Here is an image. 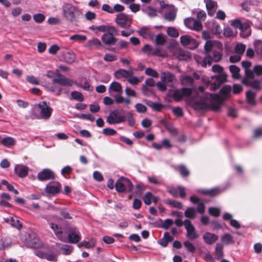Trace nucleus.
I'll return each mask as SVG.
<instances>
[{"label": "nucleus", "mask_w": 262, "mask_h": 262, "mask_svg": "<svg viewBox=\"0 0 262 262\" xmlns=\"http://www.w3.org/2000/svg\"><path fill=\"white\" fill-rule=\"evenodd\" d=\"M55 178L54 172L50 169L45 168L37 174V179L40 181L53 180Z\"/></svg>", "instance_id": "nucleus-7"}, {"label": "nucleus", "mask_w": 262, "mask_h": 262, "mask_svg": "<svg viewBox=\"0 0 262 262\" xmlns=\"http://www.w3.org/2000/svg\"><path fill=\"white\" fill-rule=\"evenodd\" d=\"M2 247L0 250L2 249L9 248L11 246L12 242L11 239L9 237H5L1 239Z\"/></svg>", "instance_id": "nucleus-40"}, {"label": "nucleus", "mask_w": 262, "mask_h": 262, "mask_svg": "<svg viewBox=\"0 0 262 262\" xmlns=\"http://www.w3.org/2000/svg\"><path fill=\"white\" fill-rule=\"evenodd\" d=\"M109 124H118L125 121L124 116H108L106 119Z\"/></svg>", "instance_id": "nucleus-18"}, {"label": "nucleus", "mask_w": 262, "mask_h": 262, "mask_svg": "<svg viewBox=\"0 0 262 262\" xmlns=\"http://www.w3.org/2000/svg\"><path fill=\"white\" fill-rule=\"evenodd\" d=\"M180 40L181 43L185 46H188L191 43L194 44L195 48L198 46L195 39H193L189 35H186L182 36L180 38Z\"/></svg>", "instance_id": "nucleus-20"}, {"label": "nucleus", "mask_w": 262, "mask_h": 262, "mask_svg": "<svg viewBox=\"0 0 262 262\" xmlns=\"http://www.w3.org/2000/svg\"><path fill=\"white\" fill-rule=\"evenodd\" d=\"M184 214L187 218L194 219L196 217V209L193 207H189L185 210Z\"/></svg>", "instance_id": "nucleus-33"}, {"label": "nucleus", "mask_w": 262, "mask_h": 262, "mask_svg": "<svg viewBox=\"0 0 262 262\" xmlns=\"http://www.w3.org/2000/svg\"><path fill=\"white\" fill-rule=\"evenodd\" d=\"M14 171L19 177L25 178L28 175L29 168L23 165H17L15 167Z\"/></svg>", "instance_id": "nucleus-14"}, {"label": "nucleus", "mask_w": 262, "mask_h": 262, "mask_svg": "<svg viewBox=\"0 0 262 262\" xmlns=\"http://www.w3.org/2000/svg\"><path fill=\"white\" fill-rule=\"evenodd\" d=\"M173 240V237L170 236L168 232H165L163 235V237L160 239L158 243L159 245L163 247H165L167 246L169 242H172Z\"/></svg>", "instance_id": "nucleus-19"}, {"label": "nucleus", "mask_w": 262, "mask_h": 262, "mask_svg": "<svg viewBox=\"0 0 262 262\" xmlns=\"http://www.w3.org/2000/svg\"><path fill=\"white\" fill-rule=\"evenodd\" d=\"M115 21L123 28L129 27L132 24V19H129L126 14L122 13H120L117 15Z\"/></svg>", "instance_id": "nucleus-8"}, {"label": "nucleus", "mask_w": 262, "mask_h": 262, "mask_svg": "<svg viewBox=\"0 0 262 262\" xmlns=\"http://www.w3.org/2000/svg\"><path fill=\"white\" fill-rule=\"evenodd\" d=\"M204 3L206 4V7L208 11V15L212 16V14L209 11L213 9L214 7H217V3L216 2L213 0H204Z\"/></svg>", "instance_id": "nucleus-28"}, {"label": "nucleus", "mask_w": 262, "mask_h": 262, "mask_svg": "<svg viewBox=\"0 0 262 262\" xmlns=\"http://www.w3.org/2000/svg\"><path fill=\"white\" fill-rule=\"evenodd\" d=\"M161 123L172 135L174 136L177 135L178 131L172 124L164 120L161 121Z\"/></svg>", "instance_id": "nucleus-27"}, {"label": "nucleus", "mask_w": 262, "mask_h": 262, "mask_svg": "<svg viewBox=\"0 0 262 262\" xmlns=\"http://www.w3.org/2000/svg\"><path fill=\"white\" fill-rule=\"evenodd\" d=\"M115 186L116 191L119 193L125 191L131 192L133 187L131 181L123 177H121L117 180Z\"/></svg>", "instance_id": "nucleus-5"}, {"label": "nucleus", "mask_w": 262, "mask_h": 262, "mask_svg": "<svg viewBox=\"0 0 262 262\" xmlns=\"http://www.w3.org/2000/svg\"><path fill=\"white\" fill-rule=\"evenodd\" d=\"M143 79L142 77L138 78L137 77H131L127 79L128 82L133 85H137Z\"/></svg>", "instance_id": "nucleus-57"}, {"label": "nucleus", "mask_w": 262, "mask_h": 262, "mask_svg": "<svg viewBox=\"0 0 262 262\" xmlns=\"http://www.w3.org/2000/svg\"><path fill=\"white\" fill-rule=\"evenodd\" d=\"M53 83H57L63 86H72V82L68 78L60 75L58 78L52 80Z\"/></svg>", "instance_id": "nucleus-15"}, {"label": "nucleus", "mask_w": 262, "mask_h": 262, "mask_svg": "<svg viewBox=\"0 0 262 262\" xmlns=\"http://www.w3.org/2000/svg\"><path fill=\"white\" fill-rule=\"evenodd\" d=\"M208 212L211 215L217 217L220 215V210L217 208L211 207L209 209Z\"/></svg>", "instance_id": "nucleus-60"}, {"label": "nucleus", "mask_w": 262, "mask_h": 262, "mask_svg": "<svg viewBox=\"0 0 262 262\" xmlns=\"http://www.w3.org/2000/svg\"><path fill=\"white\" fill-rule=\"evenodd\" d=\"M103 59L106 61L112 62L116 61L117 59V57L112 54L107 53L104 55Z\"/></svg>", "instance_id": "nucleus-58"}, {"label": "nucleus", "mask_w": 262, "mask_h": 262, "mask_svg": "<svg viewBox=\"0 0 262 262\" xmlns=\"http://www.w3.org/2000/svg\"><path fill=\"white\" fill-rule=\"evenodd\" d=\"M63 15L65 18L74 25H76L82 13L79 8L71 4L66 3L62 6Z\"/></svg>", "instance_id": "nucleus-2"}, {"label": "nucleus", "mask_w": 262, "mask_h": 262, "mask_svg": "<svg viewBox=\"0 0 262 262\" xmlns=\"http://www.w3.org/2000/svg\"><path fill=\"white\" fill-rule=\"evenodd\" d=\"M33 19L35 22L37 23H41L44 21L45 16L42 14L37 13L33 15Z\"/></svg>", "instance_id": "nucleus-55"}, {"label": "nucleus", "mask_w": 262, "mask_h": 262, "mask_svg": "<svg viewBox=\"0 0 262 262\" xmlns=\"http://www.w3.org/2000/svg\"><path fill=\"white\" fill-rule=\"evenodd\" d=\"M106 32V34H109L113 36L118 34L117 30L114 27L111 26H107Z\"/></svg>", "instance_id": "nucleus-59"}, {"label": "nucleus", "mask_w": 262, "mask_h": 262, "mask_svg": "<svg viewBox=\"0 0 262 262\" xmlns=\"http://www.w3.org/2000/svg\"><path fill=\"white\" fill-rule=\"evenodd\" d=\"M145 73L149 76H152L154 78H158L159 74L157 71L152 69L151 68H147L145 71Z\"/></svg>", "instance_id": "nucleus-54"}, {"label": "nucleus", "mask_w": 262, "mask_h": 262, "mask_svg": "<svg viewBox=\"0 0 262 262\" xmlns=\"http://www.w3.org/2000/svg\"><path fill=\"white\" fill-rule=\"evenodd\" d=\"M62 253L64 255H69L73 251V247L70 245H64L61 249Z\"/></svg>", "instance_id": "nucleus-51"}, {"label": "nucleus", "mask_w": 262, "mask_h": 262, "mask_svg": "<svg viewBox=\"0 0 262 262\" xmlns=\"http://www.w3.org/2000/svg\"><path fill=\"white\" fill-rule=\"evenodd\" d=\"M41 115H51L53 110L50 106V103L46 101H41L38 104Z\"/></svg>", "instance_id": "nucleus-12"}, {"label": "nucleus", "mask_w": 262, "mask_h": 262, "mask_svg": "<svg viewBox=\"0 0 262 262\" xmlns=\"http://www.w3.org/2000/svg\"><path fill=\"white\" fill-rule=\"evenodd\" d=\"M141 91L144 95L149 96L153 94L151 89L148 88L146 85H142Z\"/></svg>", "instance_id": "nucleus-56"}, {"label": "nucleus", "mask_w": 262, "mask_h": 262, "mask_svg": "<svg viewBox=\"0 0 262 262\" xmlns=\"http://www.w3.org/2000/svg\"><path fill=\"white\" fill-rule=\"evenodd\" d=\"M164 203L170 207L178 209H181L183 207V205L181 202L176 200L166 199L164 201Z\"/></svg>", "instance_id": "nucleus-26"}, {"label": "nucleus", "mask_w": 262, "mask_h": 262, "mask_svg": "<svg viewBox=\"0 0 262 262\" xmlns=\"http://www.w3.org/2000/svg\"><path fill=\"white\" fill-rule=\"evenodd\" d=\"M135 108L137 111L139 113H144L146 111V107L141 104V103H137L135 105Z\"/></svg>", "instance_id": "nucleus-61"}, {"label": "nucleus", "mask_w": 262, "mask_h": 262, "mask_svg": "<svg viewBox=\"0 0 262 262\" xmlns=\"http://www.w3.org/2000/svg\"><path fill=\"white\" fill-rule=\"evenodd\" d=\"M184 226L187 231L186 236L190 240L198 238L199 235L195 231L194 227L192 225L190 221L188 219L184 220Z\"/></svg>", "instance_id": "nucleus-6"}, {"label": "nucleus", "mask_w": 262, "mask_h": 262, "mask_svg": "<svg viewBox=\"0 0 262 262\" xmlns=\"http://www.w3.org/2000/svg\"><path fill=\"white\" fill-rule=\"evenodd\" d=\"M50 228L53 230L55 234L59 240L61 241H64V238L62 236V231L61 228H59L57 225L53 223L50 224Z\"/></svg>", "instance_id": "nucleus-23"}, {"label": "nucleus", "mask_w": 262, "mask_h": 262, "mask_svg": "<svg viewBox=\"0 0 262 262\" xmlns=\"http://www.w3.org/2000/svg\"><path fill=\"white\" fill-rule=\"evenodd\" d=\"M223 54L221 52L217 50H212L211 53L207 57H204L201 61L197 60L198 63L200 64L202 67L205 68L208 64L211 66L212 61H213L215 62H219L222 58Z\"/></svg>", "instance_id": "nucleus-3"}, {"label": "nucleus", "mask_w": 262, "mask_h": 262, "mask_svg": "<svg viewBox=\"0 0 262 262\" xmlns=\"http://www.w3.org/2000/svg\"><path fill=\"white\" fill-rule=\"evenodd\" d=\"M231 90L230 86L225 85L220 90L221 95H211V99L210 103L196 101L193 104V107L199 111L212 110L215 112L219 113L224 103L225 100L230 96Z\"/></svg>", "instance_id": "nucleus-1"}, {"label": "nucleus", "mask_w": 262, "mask_h": 262, "mask_svg": "<svg viewBox=\"0 0 262 262\" xmlns=\"http://www.w3.org/2000/svg\"><path fill=\"white\" fill-rule=\"evenodd\" d=\"M256 94L252 91H248L246 93V98L248 103L251 104L255 103Z\"/></svg>", "instance_id": "nucleus-38"}, {"label": "nucleus", "mask_w": 262, "mask_h": 262, "mask_svg": "<svg viewBox=\"0 0 262 262\" xmlns=\"http://www.w3.org/2000/svg\"><path fill=\"white\" fill-rule=\"evenodd\" d=\"M212 70L214 73L220 74L217 76H216L213 84L211 86V88L216 90L220 87L221 84L226 81L227 75L222 73L223 68L219 64L214 65L212 67Z\"/></svg>", "instance_id": "nucleus-4"}, {"label": "nucleus", "mask_w": 262, "mask_h": 262, "mask_svg": "<svg viewBox=\"0 0 262 262\" xmlns=\"http://www.w3.org/2000/svg\"><path fill=\"white\" fill-rule=\"evenodd\" d=\"M176 17V14L175 12L170 11L165 13L164 18L169 21H172L174 20Z\"/></svg>", "instance_id": "nucleus-52"}, {"label": "nucleus", "mask_w": 262, "mask_h": 262, "mask_svg": "<svg viewBox=\"0 0 262 262\" xmlns=\"http://www.w3.org/2000/svg\"><path fill=\"white\" fill-rule=\"evenodd\" d=\"M129 43L125 40H121L119 42V44L115 47L107 48L106 49L110 51L116 52L122 49H127Z\"/></svg>", "instance_id": "nucleus-21"}, {"label": "nucleus", "mask_w": 262, "mask_h": 262, "mask_svg": "<svg viewBox=\"0 0 262 262\" xmlns=\"http://www.w3.org/2000/svg\"><path fill=\"white\" fill-rule=\"evenodd\" d=\"M161 221L162 222L161 228L166 230L168 229L170 226L173 224V221L172 220L169 219H166L164 221H162V220H161Z\"/></svg>", "instance_id": "nucleus-47"}, {"label": "nucleus", "mask_w": 262, "mask_h": 262, "mask_svg": "<svg viewBox=\"0 0 262 262\" xmlns=\"http://www.w3.org/2000/svg\"><path fill=\"white\" fill-rule=\"evenodd\" d=\"M203 28L202 24L200 20H194L193 23L192 27L191 28V30H193L196 31H201Z\"/></svg>", "instance_id": "nucleus-50"}, {"label": "nucleus", "mask_w": 262, "mask_h": 262, "mask_svg": "<svg viewBox=\"0 0 262 262\" xmlns=\"http://www.w3.org/2000/svg\"><path fill=\"white\" fill-rule=\"evenodd\" d=\"M155 41L158 45H163L166 41L164 35L163 34H159L156 37Z\"/></svg>", "instance_id": "nucleus-48"}, {"label": "nucleus", "mask_w": 262, "mask_h": 262, "mask_svg": "<svg viewBox=\"0 0 262 262\" xmlns=\"http://www.w3.org/2000/svg\"><path fill=\"white\" fill-rule=\"evenodd\" d=\"M184 246L189 252L193 253L196 250L195 247L189 241H185L184 243Z\"/></svg>", "instance_id": "nucleus-44"}, {"label": "nucleus", "mask_w": 262, "mask_h": 262, "mask_svg": "<svg viewBox=\"0 0 262 262\" xmlns=\"http://www.w3.org/2000/svg\"><path fill=\"white\" fill-rule=\"evenodd\" d=\"M147 179L149 183L155 185H158L161 183L160 178L155 176H148Z\"/></svg>", "instance_id": "nucleus-53"}, {"label": "nucleus", "mask_w": 262, "mask_h": 262, "mask_svg": "<svg viewBox=\"0 0 262 262\" xmlns=\"http://www.w3.org/2000/svg\"><path fill=\"white\" fill-rule=\"evenodd\" d=\"M102 42L106 46L115 45L118 41V38L106 33H104L101 36Z\"/></svg>", "instance_id": "nucleus-13"}, {"label": "nucleus", "mask_w": 262, "mask_h": 262, "mask_svg": "<svg viewBox=\"0 0 262 262\" xmlns=\"http://www.w3.org/2000/svg\"><path fill=\"white\" fill-rule=\"evenodd\" d=\"M223 246L222 244L218 243L215 248V258L217 259H221L223 256Z\"/></svg>", "instance_id": "nucleus-35"}, {"label": "nucleus", "mask_w": 262, "mask_h": 262, "mask_svg": "<svg viewBox=\"0 0 262 262\" xmlns=\"http://www.w3.org/2000/svg\"><path fill=\"white\" fill-rule=\"evenodd\" d=\"M241 30V36L243 38L248 37L251 35V30L250 29L249 23H243L242 27L239 29Z\"/></svg>", "instance_id": "nucleus-22"}, {"label": "nucleus", "mask_w": 262, "mask_h": 262, "mask_svg": "<svg viewBox=\"0 0 262 262\" xmlns=\"http://www.w3.org/2000/svg\"><path fill=\"white\" fill-rule=\"evenodd\" d=\"M167 34L172 37H177L179 35L178 31L173 27H168L167 29Z\"/></svg>", "instance_id": "nucleus-43"}, {"label": "nucleus", "mask_w": 262, "mask_h": 262, "mask_svg": "<svg viewBox=\"0 0 262 262\" xmlns=\"http://www.w3.org/2000/svg\"><path fill=\"white\" fill-rule=\"evenodd\" d=\"M176 169L183 178L188 177L190 174V171L183 164L178 166Z\"/></svg>", "instance_id": "nucleus-25"}, {"label": "nucleus", "mask_w": 262, "mask_h": 262, "mask_svg": "<svg viewBox=\"0 0 262 262\" xmlns=\"http://www.w3.org/2000/svg\"><path fill=\"white\" fill-rule=\"evenodd\" d=\"M174 75L169 72H163L161 73V78L165 83H169L173 82Z\"/></svg>", "instance_id": "nucleus-17"}, {"label": "nucleus", "mask_w": 262, "mask_h": 262, "mask_svg": "<svg viewBox=\"0 0 262 262\" xmlns=\"http://www.w3.org/2000/svg\"><path fill=\"white\" fill-rule=\"evenodd\" d=\"M203 238L207 244L212 245L218 239V236L214 233L207 232L203 234Z\"/></svg>", "instance_id": "nucleus-16"}, {"label": "nucleus", "mask_w": 262, "mask_h": 262, "mask_svg": "<svg viewBox=\"0 0 262 262\" xmlns=\"http://www.w3.org/2000/svg\"><path fill=\"white\" fill-rule=\"evenodd\" d=\"M1 143L3 145H4L5 146L10 147L12 145H14L15 140L13 138L8 137L3 138L1 141Z\"/></svg>", "instance_id": "nucleus-37"}, {"label": "nucleus", "mask_w": 262, "mask_h": 262, "mask_svg": "<svg viewBox=\"0 0 262 262\" xmlns=\"http://www.w3.org/2000/svg\"><path fill=\"white\" fill-rule=\"evenodd\" d=\"M146 104L151 107L153 110L159 112L162 108H164V106L160 103H155L150 100L146 101Z\"/></svg>", "instance_id": "nucleus-31"}, {"label": "nucleus", "mask_w": 262, "mask_h": 262, "mask_svg": "<svg viewBox=\"0 0 262 262\" xmlns=\"http://www.w3.org/2000/svg\"><path fill=\"white\" fill-rule=\"evenodd\" d=\"M262 137V127L255 128L254 130L253 138L258 139Z\"/></svg>", "instance_id": "nucleus-63"}, {"label": "nucleus", "mask_w": 262, "mask_h": 262, "mask_svg": "<svg viewBox=\"0 0 262 262\" xmlns=\"http://www.w3.org/2000/svg\"><path fill=\"white\" fill-rule=\"evenodd\" d=\"M253 71L254 74L257 76H260L262 75V66L261 65H256L253 68Z\"/></svg>", "instance_id": "nucleus-64"}, {"label": "nucleus", "mask_w": 262, "mask_h": 262, "mask_svg": "<svg viewBox=\"0 0 262 262\" xmlns=\"http://www.w3.org/2000/svg\"><path fill=\"white\" fill-rule=\"evenodd\" d=\"M101 45V43L100 41L97 38H95L92 40H89L88 42L87 46L89 48H91L94 46L96 47H99Z\"/></svg>", "instance_id": "nucleus-45"}, {"label": "nucleus", "mask_w": 262, "mask_h": 262, "mask_svg": "<svg viewBox=\"0 0 262 262\" xmlns=\"http://www.w3.org/2000/svg\"><path fill=\"white\" fill-rule=\"evenodd\" d=\"M68 238L71 243H77L81 239L80 232L76 229H71L68 234Z\"/></svg>", "instance_id": "nucleus-11"}, {"label": "nucleus", "mask_w": 262, "mask_h": 262, "mask_svg": "<svg viewBox=\"0 0 262 262\" xmlns=\"http://www.w3.org/2000/svg\"><path fill=\"white\" fill-rule=\"evenodd\" d=\"M84 84L82 83V81L80 82H75V85L78 87L81 88L84 90L87 91H91L92 90L93 88L91 86V85L90 84L89 81L86 80V78H84Z\"/></svg>", "instance_id": "nucleus-30"}, {"label": "nucleus", "mask_w": 262, "mask_h": 262, "mask_svg": "<svg viewBox=\"0 0 262 262\" xmlns=\"http://www.w3.org/2000/svg\"><path fill=\"white\" fill-rule=\"evenodd\" d=\"M61 189V185L59 182H56L53 184H49L46 185L45 191L50 194L55 195L59 193Z\"/></svg>", "instance_id": "nucleus-10"}, {"label": "nucleus", "mask_w": 262, "mask_h": 262, "mask_svg": "<svg viewBox=\"0 0 262 262\" xmlns=\"http://www.w3.org/2000/svg\"><path fill=\"white\" fill-rule=\"evenodd\" d=\"M152 198L153 195L151 192H146L143 198L144 203L147 205H150L151 203V200Z\"/></svg>", "instance_id": "nucleus-49"}, {"label": "nucleus", "mask_w": 262, "mask_h": 262, "mask_svg": "<svg viewBox=\"0 0 262 262\" xmlns=\"http://www.w3.org/2000/svg\"><path fill=\"white\" fill-rule=\"evenodd\" d=\"M70 39L71 40H75L78 41H84L86 39V37L85 35L75 34L70 36Z\"/></svg>", "instance_id": "nucleus-62"}, {"label": "nucleus", "mask_w": 262, "mask_h": 262, "mask_svg": "<svg viewBox=\"0 0 262 262\" xmlns=\"http://www.w3.org/2000/svg\"><path fill=\"white\" fill-rule=\"evenodd\" d=\"M122 86L120 83L114 81L110 85L108 91L109 92L112 91L115 92H120L122 91Z\"/></svg>", "instance_id": "nucleus-34"}, {"label": "nucleus", "mask_w": 262, "mask_h": 262, "mask_svg": "<svg viewBox=\"0 0 262 262\" xmlns=\"http://www.w3.org/2000/svg\"><path fill=\"white\" fill-rule=\"evenodd\" d=\"M246 50V45L243 43H238L234 48L235 52L241 56L243 55Z\"/></svg>", "instance_id": "nucleus-39"}, {"label": "nucleus", "mask_w": 262, "mask_h": 262, "mask_svg": "<svg viewBox=\"0 0 262 262\" xmlns=\"http://www.w3.org/2000/svg\"><path fill=\"white\" fill-rule=\"evenodd\" d=\"M183 85L192 86L193 84V79L190 76H186L184 77L182 80Z\"/></svg>", "instance_id": "nucleus-41"}, {"label": "nucleus", "mask_w": 262, "mask_h": 262, "mask_svg": "<svg viewBox=\"0 0 262 262\" xmlns=\"http://www.w3.org/2000/svg\"><path fill=\"white\" fill-rule=\"evenodd\" d=\"M213 45L211 40H207L205 45H204V51L205 54V56L207 57V56H209L210 53L212 52V50H214L213 49Z\"/></svg>", "instance_id": "nucleus-32"}, {"label": "nucleus", "mask_w": 262, "mask_h": 262, "mask_svg": "<svg viewBox=\"0 0 262 262\" xmlns=\"http://www.w3.org/2000/svg\"><path fill=\"white\" fill-rule=\"evenodd\" d=\"M229 71L232 74V76L234 79H239L240 75L239 71L240 69L235 65H231L229 67Z\"/></svg>", "instance_id": "nucleus-29"}, {"label": "nucleus", "mask_w": 262, "mask_h": 262, "mask_svg": "<svg viewBox=\"0 0 262 262\" xmlns=\"http://www.w3.org/2000/svg\"><path fill=\"white\" fill-rule=\"evenodd\" d=\"M192 93L190 88H183L180 90H177L174 91L173 96L177 101H180L184 97L189 96Z\"/></svg>", "instance_id": "nucleus-9"}, {"label": "nucleus", "mask_w": 262, "mask_h": 262, "mask_svg": "<svg viewBox=\"0 0 262 262\" xmlns=\"http://www.w3.org/2000/svg\"><path fill=\"white\" fill-rule=\"evenodd\" d=\"M114 75L117 79H120L121 78H128L127 70L124 69H119L117 70L115 72Z\"/></svg>", "instance_id": "nucleus-36"}, {"label": "nucleus", "mask_w": 262, "mask_h": 262, "mask_svg": "<svg viewBox=\"0 0 262 262\" xmlns=\"http://www.w3.org/2000/svg\"><path fill=\"white\" fill-rule=\"evenodd\" d=\"M222 242L225 245H228L233 242V237L230 234L226 233L221 238Z\"/></svg>", "instance_id": "nucleus-42"}, {"label": "nucleus", "mask_w": 262, "mask_h": 262, "mask_svg": "<svg viewBox=\"0 0 262 262\" xmlns=\"http://www.w3.org/2000/svg\"><path fill=\"white\" fill-rule=\"evenodd\" d=\"M76 56L72 51L65 52L63 54V61L68 64L73 63L75 60Z\"/></svg>", "instance_id": "nucleus-24"}, {"label": "nucleus", "mask_w": 262, "mask_h": 262, "mask_svg": "<svg viewBox=\"0 0 262 262\" xmlns=\"http://www.w3.org/2000/svg\"><path fill=\"white\" fill-rule=\"evenodd\" d=\"M72 97L76 100H78L80 102H81L83 100V96L82 93L77 92V91H73L71 93Z\"/></svg>", "instance_id": "nucleus-46"}]
</instances>
